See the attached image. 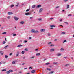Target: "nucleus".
Here are the masks:
<instances>
[{
    "mask_svg": "<svg viewBox=\"0 0 74 74\" xmlns=\"http://www.w3.org/2000/svg\"><path fill=\"white\" fill-rule=\"evenodd\" d=\"M8 15H12L13 13L11 12H9L8 13Z\"/></svg>",
    "mask_w": 74,
    "mask_h": 74,
    "instance_id": "f257e3e1",
    "label": "nucleus"
},
{
    "mask_svg": "<svg viewBox=\"0 0 74 74\" xmlns=\"http://www.w3.org/2000/svg\"><path fill=\"white\" fill-rule=\"evenodd\" d=\"M54 51H55V49H51L50 50V51L51 52H53Z\"/></svg>",
    "mask_w": 74,
    "mask_h": 74,
    "instance_id": "f03ea898",
    "label": "nucleus"
},
{
    "mask_svg": "<svg viewBox=\"0 0 74 74\" xmlns=\"http://www.w3.org/2000/svg\"><path fill=\"white\" fill-rule=\"evenodd\" d=\"M53 64L57 65V64H59L58 63L56 62H53Z\"/></svg>",
    "mask_w": 74,
    "mask_h": 74,
    "instance_id": "7ed1b4c3",
    "label": "nucleus"
},
{
    "mask_svg": "<svg viewBox=\"0 0 74 74\" xmlns=\"http://www.w3.org/2000/svg\"><path fill=\"white\" fill-rule=\"evenodd\" d=\"M14 18L15 19V21H18V19H19V18L16 17H14Z\"/></svg>",
    "mask_w": 74,
    "mask_h": 74,
    "instance_id": "20e7f679",
    "label": "nucleus"
},
{
    "mask_svg": "<svg viewBox=\"0 0 74 74\" xmlns=\"http://www.w3.org/2000/svg\"><path fill=\"white\" fill-rule=\"evenodd\" d=\"M42 8H40L39 10V12L40 13V12H42Z\"/></svg>",
    "mask_w": 74,
    "mask_h": 74,
    "instance_id": "39448f33",
    "label": "nucleus"
},
{
    "mask_svg": "<svg viewBox=\"0 0 74 74\" xmlns=\"http://www.w3.org/2000/svg\"><path fill=\"white\" fill-rule=\"evenodd\" d=\"M41 32H45V29H41L40 30Z\"/></svg>",
    "mask_w": 74,
    "mask_h": 74,
    "instance_id": "423d86ee",
    "label": "nucleus"
},
{
    "mask_svg": "<svg viewBox=\"0 0 74 74\" xmlns=\"http://www.w3.org/2000/svg\"><path fill=\"white\" fill-rule=\"evenodd\" d=\"M39 33V32L38 31H35V32L34 33Z\"/></svg>",
    "mask_w": 74,
    "mask_h": 74,
    "instance_id": "0eeeda50",
    "label": "nucleus"
},
{
    "mask_svg": "<svg viewBox=\"0 0 74 74\" xmlns=\"http://www.w3.org/2000/svg\"><path fill=\"white\" fill-rule=\"evenodd\" d=\"M32 33H34L35 31L34 29H32L31 31Z\"/></svg>",
    "mask_w": 74,
    "mask_h": 74,
    "instance_id": "6e6552de",
    "label": "nucleus"
},
{
    "mask_svg": "<svg viewBox=\"0 0 74 74\" xmlns=\"http://www.w3.org/2000/svg\"><path fill=\"white\" fill-rule=\"evenodd\" d=\"M24 23H25V22L24 21H21L20 22V24H24Z\"/></svg>",
    "mask_w": 74,
    "mask_h": 74,
    "instance_id": "1a4fd4ad",
    "label": "nucleus"
},
{
    "mask_svg": "<svg viewBox=\"0 0 74 74\" xmlns=\"http://www.w3.org/2000/svg\"><path fill=\"white\" fill-rule=\"evenodd\" d=\"M25 15H30V14L29 13H26L25 14Z\"/></svg>",
    "mask_w": 74,
    "mask_h": 74,
    "instance_id": "9d476101",
    "label": "nucleus"
},
{
    "mask_svg": "<svg viewBox=\"0 0 74 74\" xmlns=\"http://www.w3.org/2000/svg\"><path fill=\"white\" fill-rule=\"evenodd\" d=\"M32 73H35V70H33L31 71Z\"/></svg>",
    "mask_w": 74,
    "mask_h": 74,
    "instance_id": "9b49d317",
    "label": "nucleus"
},
{
    "mask_svg": "<svg viewBox=\"0 0 74 74\" xmlns=\"http://www.w3.org/2000/svg\"><path fill=\"white\" fill-rule=\"evenodd\" d=\"M35 7H36V5H34L32 6V8H35Z\"/></svg>",
    "mask_w": 74,
    "mask_h": 74,
    "instance_id": "f8f14e48",
    "label": "nucleus"
},
{
    "mask_svg": "<svg viewBox=\"0 0 74 74\" xmlns=\"http://www.w3.org/2000/svg\"><path fill=\"white\" fill-rule=\"evenodd\" d=\"M41 7V5H38L37 6L38 8H39V7Z\"/></svg>",
    "mask_w": 74,
    "mask_h": 74,
    "instance_id": "ddd939ff",
    "label": "nucleus"
},
{
    "mask_svg": "<svg viewBox=\"0 0 74 74\" xmlns=\"http://www.w3.org/2000/svg\"><path fill=\"white\" fill-rule=\"evenodd\" d=\"M22 45H18L17 47H22Z\"/></svg>",
    "mask_w": 74,
    "mask_h": 74,
    "instance_id": "4468645a",
    "label": "nucleus"
},
{
    "mask_svg": "<svg viewBox=\"0 0 74 74\" xmlns=\"http://www.w3.org/2000/svg\"><path fill=\"white\" fill-rule=\"evenodd\" d=\"M8 47V45H7V46H6L4 47V48H5V49H7V47Z\"/></svg>",
    "mask_w": 74,
    "mask_h": 74,
    "instance_id": "2eb2a0df",
    "label": "nucleus"
},
{
    "mask_svg": "<svg viewBox=\"0 0 74 74\" xmlns=\"http://www.w3.org/2000/svg\"><path fill=\"white\" fill-rule=\"evenodd\" d=\"M21 53L22 54H23L25 53V51H22V52H21Z\"/></svg>",
    "mask_w": 74,
    "mask_h": 74,
    "instance_id": "dca6fc26",
    "label": "nucleus"
},
{
    "mask_svg": "<svg viewBox=\"0 0 74 74\" xmlns=\"http://www.w3.org/2000/svg\"><path fill=\"white\" fill-rule=\"evenodd\" d=\"M54 72L53 71H51V72H50L49 73V74H52V73H53Z\"/></svg>",
    "mask_w": 74,
    "mask_h": 74,
    "instance_id": "f3484780",
    "label": "nucleus"
},
{
    "mask_svg": "<svg viewBox=\"0 0 74 74\" xmlns=\"http://www.w3.org/2000/svg\"><path fill=\"white\" fill-rule=\"evenodd\" d=\"M62 55L61 54L58 53L57 54V56H60Z\"/></svg>",
    "mask_w": 74,
    "mask_h": 74,
    "instance_id": "a211bd4d",
    "label": "nucleus"
},
{
    "mask_svg": "<svg viewBox=\"0 0 74 74\" xmlns=\"http://www.w3.org/2000/svg\"><path fill=\"white\" fill-rule=\"evenodd\" d=\"M7 18L8 19H10V18H11V16H8L7 17Z\"/></svg>",
    "mask_w": 74,
    "mask_h": 74,
    "instance_id": "6ab92c4d",
    "label": "nucleus"
},
{
    "mask_svg": "<svg viewBox=\"0 0 74 74\" xmlns=\"http://www.w3.org/2000/svg\"><path fill=\"white\" fill-rule=\"evenodd\" d=\"M2 34H7V32H3L2 33Z\"/></svg>",
    "mask_w": 74,
    "mask_h": 74,
    "instance_id": "aec40b11",
    "label": "nucleus"
},
{
    "mask_svg": "<svg viewBox=\"0 0 74 74\" xmlns=\"http://www.w3.org/2000/svg\"><path fill=\"white\" fill-rule=\"evenodd\" d=\"M6 43V42L5 41H3V44H5Z\"/></svg>",
    "mask_w": 74,
    "mask_h": 74,
    "instance_id": "412c9836",
    "label": "nucleus"
},
{
    "mask_svg": "<svg viewBox=\"0 0 74 74\" xmlns=\"http://www.w3.org/2000/svg\"><path fill=\"white\" fill-rule=\"evenodd\" d=\"M36 55L37 56H39V55H40V53H38L36 54Z\"/></svg>",
    "mask_w": 74,
    "mask_h": 74,
    "instance_id": "4be33fe9",
    "label": "nucleus"
},
{
    "mask_svg": "<svg viewBox=\"0 0 74 74\" xmlns=\"http://www.w3.org/2000/svg\"><path fill=\"white\" fill-rule=\"evenodd\" d=\"M47 70H49V71H51V70L52 69H51L47 68Z\"/></svg>",
    "mask_w": 74,
    "mask_h": 74,
    "instance_id": "5701e85b",
    "label": "nucleus"
},
{
    "mask_svg": "<svg viewBox=\"0 0 74 74\" xmlns=\"http://www.w3.org/2000/svg\"><path fill=\"white\" fill-rule=\"evenodd\" d=\"M24 50L25 51H28V50H27V48H25Z\"/></svg>",
    "mask_w": 74,
    "mask_h": 74,
    "instance_id": "b1692460",
    "label": "nucleus"
},
{
    "mask_svg": "<svg viewBox=\"0 0 74 74\" xmlns=\"http://www.w3.org/2000/svg\"><path fill=\"white\" fill-rule=\"evenodd\" d=\"M50 64V63H47L45 64V65H48V64Z\"/></svg>",
    "mask_w": 74,
    "mask_h": 74,
    "instance_id": "393cba45",
    "label": "nucleus"
},
{
    "mask_svg": "<svg viewBox=\"0 0 74 74\" xmlns=\"http://www.w3.org/2000/svg\"><path fill=\"white\" fill-rule=\"evenodd\" d=\"M50 27H55V25H52L50 26Z\"/></svg>",
    "mask_w": 74,
    "mask_h": 74,
    "instance_id": "a878e982",
    "label": "nucleus"
},
{
    "mask_svg": "<svg viewBox=\"0 0 74 74\" xmlns=\"http://www.w3.org/2000/svg\"><path fill=\"white\" fill-rule=\"evenodd\" d=\"M9 72H13V71L12 70H9Z\"/></svg>",
    "mask_w": 74,
    "mask_h": 74,
    "instance_id": "bb28decb",
    "label": "nucleus"
},
{
    "mask_svg": "<svg viewBox=\"0 0 74 74\" xmlns=\"http://www.w3.org/2000/svg\"><path fill=\"white\" fill-rule=\"evenodd\" d=\"M69 8V5H67V9H68Z\"/></svg>",
    "mask_w": 74,
    "mask_h": 74,
    "instance_id": "cd10ccee",
    "label": "nucleus"
},
{
    "mask_svg": "<svg viewBox=\"0 0 74 74\" xmlns=\"http://www.w3.org/2000/svg\"><path fill=\"white\" fill-rule=\"evenodd\" d=\"M12 63L13 64H15V61H13L12 62Z\"/></svg>",
    "mask_w": 74,
    "mask_h": 74,
    "instance_id": "c85d7f7f",
    "label": "nucleus"
},
{
    "mask_svg": "<svg viewBox=\"0 0 74 74\" xmlns=\"http://www.w3.org/2000/svg\"><path fill=\"white\" fill-rule=\"evenodd\" d=\"M60 50V51H64V49H63V48H62Z\"/></svg>",
    "mask_w": 74,
    "mask_h": 74,
    "instance_id": "c756f323",
    "label": "nucleus"
},
{
    "mask_svg": "<svg viewBox=\"0 0 74 74\" xmlns=\"http://www.w3.org/2000/svg\"><path fill=\"white\" fill-rule=\"evenodd\" d=\"M2 71H6V69H3L2 70Z\"/></svg>",
    "mask_w": 74,
    "mask_h": 74,
    "instance_id": "7c9ffc66",
    "label": "nucleus"
},
{
    "mask_svg": "<svg viewBox=\"0 0 74 74\" xmlns=\"http://www.w3.org/2000/svg\"><path fill=\"white\" fill-rule=\"evenodd\" d=\"M30 11V9H27L26 10V12H27V11Z\"/></svg>",
    "mask_w": 74,
    "mask_h": 74,
    "instance_id": "2f4dec72",
    "label": "nucleus"
},
{
    "mask_svg": "<svg viewBox=\"0 0 74 74\" xmlns=\"http://www.w3.org/2000/svg\"><path fill=\"white\" fill-rule=\"evenodd\" d=\"M34 56H32V57H31L30 58L31 59H34Z\"/></svg>",
    "mask_w": 74,
    "mask_h": 74,
    "instance_id": "473e14b6",
    "label": "nucleus"
},
{
    "mask_svg": "<svg viewBox=\"0 0 74 74\" xmlns=\"http://www.w3.org/2000/svg\"><path fill=\"white\" fill-rule=\"evenodd\" d=\"M10 71H8L7 72V74H9V73H10Z\"/></svg>",
    "mask_w": 74,
    "mask_h": 74,
    "instance_id": "72a5a7b5",
    "label": "nucleus"
},
{
    "mask_svg": "<svg viewBox=\"0 0 74 74\" xmlns=\"http://www.w3.org/2000/svg\"><path fill=\"white\" fill-rule=\"evenodd\" d=\"M62 34H65V32H63L61 33Z\"/></svg>",
    "mask_w": 74,
    "mask_h": 74,
    "instance_id": "f704fd0d",
    "label": "nucleus"
},
{
    "mask_svg": "<svg viewBox=\"0 0 74 74\" xmlns=\"http://www.w3.org/2000/svg\"><path fill=\"white\" fill-rule=\"evenodd\" d=\"M64 23H66V24H67V25H68V24H69V23H67V22H64Z\"/></svg>",
    "mask_w": 74,
    "mask_h": 74,
    "instance_id": "c9c22d12",
    "label": "nucleus"
},
{
    "mask_svg": "<svg viewBox=\"0 0 74 74\" xmlns=\"http://www.w3.org/2000/svg\"><path fill=\"white\" fill-rule=\"evenodd\" d=\"M69 64H66V65H65V66L66 67H67V66H69Z\"/></svg>",
    "mask_w": 74,
    "mask_h": 74,
    "instance_id": "e433bc0d",
    "label": "nucleus"
},
{
    "mask_svg": "<svg viewBox=\"0 0 74 74\" xmlns=\"http://www.w3.org/2000/svg\"><path fill=\"white\" fill-rule=\"evenodd\" d=\"M5 58H8V56L7 55H5Z\"/></svg>",
    "mask_w": 74,
    "mask_h": 74,
    "instance_id": "4c0bfd02",
    "label": "nucleus"
},
{
    "mask_svg": "<svg viewBox=\"0 0 74 74\" xmlns=\"http://www.w3.org/2000/svg\"><path fill=\"white\" fill-rule=\"evenodd\" d=\"M66 42V40H64L63 42V43H64V42Z\"/></svg>",
    "mask_w": 74,
    "mask_h": 74,
    "instance_id": "58836bf2",
    "label": "nucleus"
},
{
    "mask_svg": "<svg viewBox=\"0 0 74 74\" xmlns=\"http://www.w3.org/2000/svg\"><path fill=\"white\" fill-rule=\"evenodd\" d=\"M38 19V21H41L42 19L40 18V19Z\"/></svg>",
    "mask_w": 74,
    "mask_h": 74,
    "instance_id": "ea45409f",
    "label": "nucleus"
},
{
    "mask_svg": "<svg viewBox=\"0 0 74 74\" xmlns=\"http://www.w3.org/2000/svg\"><path fill=\"white\" fill-rule=\"evenodd\" d=\"M71 14H69L68 15V16H71Z\"/></svg>",
    "mask_w": 74,
    "mask_h": 74,
    "instance_id": "a19ab883",
    "label": "nucleus"
},
{
    "mask_svg": "<svg viewBox=\"0 0 74 74\" xmlns=\"http://www.w3.org/2000/svg\"><path fill=\"white\" fill-rule=\"evenodd\" d=\"M48 36H51V35L50 34L48 33Z\"/></svg>",
    "mask_w": 74,
    "mask_h": 74,
    "instance_id": "79ce46f5",
    "label": "nucleus"
},
{
    "mask_svg": "<svg viewBox=\"0 0 74 74\" xmlns=\"http://www.w3.org/2000/svg\"><path fill=\"white\" fill-rule=\"evenodd\" d=\"M59 8V6L56 7V8Z\"/></svg>",
    "mask_w": 74,
    "mask_h": 74,
    "instance_id": "37998d69",
    "label": "nucleus"
},
{
    "mask_svg": "<svg viewBox=\"0 0 74 74\" xmlns=\"http://www.w3.org/2000/svg\"><path fill=\"white\" fill-rule=\"evenodd\" d=\"M5 41H7V40L6 39V38H5Z\"/></svg>",
    "mask_w": 74,
    "mask_h": 74,
    "instance_id": "c03bdc74",
    "label": "nucleus"
},
{
    "mask_svg": "<svg viewBox=\"0 0 74 74\" xmlns=\"http://www.w3.org/2000/svg\"><path fill=\"white\" fill-rule=\"evenodd\" d=\"M67 1H68V0H64V1L65 2H66Z\"/></svg>",
    "mask_w": 74,
    "mask_h": 74,
    "instance_id": "a18cd8bd",
    "label": "nucleus"
},
{
    "mask_svg": "<svg viewBox=\"0 0 74 74\" xmlns=\"http://www.w3.org/2000/svg\"><path fill=\"white\" fill-rule=\"evenodd\" d=\"M11 7H14V5H11Z\"/></svg>",
    "mask_w": 74,
    "mask_h": 74,
    "instance_id": "49530a36",
    "label": "nucleus"
},
{
    "mask_svg": "<svg viewBox=\"0 0 74 74\" xmlns=\"http://www.w3.org/2000/svg\"><path fill=\"white\" fill-rule=\"evenodd\" d=\"M54 45H52H52H50V46H51V47H52V46H54Z\"/></svg>",
    "mask_w": 74,
    "mask_h": 74,
    "instance_id": "de8ad7c7",
    "label": "nucleus"
},
{
    "mask_svg": "<svg viewBox=\"0 0 74 74\" xmlns=\"http://www.w3.org/2000/svg\"><path fill=\"white\" fill-rule=\"evenodd\" d=\"M24 42H25V43H26V42H27V41H26V40Z\"/></svg>",
    "mask_w": 74,
    "mask_h": 74,
    "instance_id": "09e8293b",
    "label": "nucleus"
},
{
    "mask_svg": "<svg viewBox=\"0 0 74 74\" xmlns=\"http://www.w3.org/2000/svg\"><path fill=\"white\" fill-rule=\"evenodd\" d=\"M17 54H19V52L18 51L17 52Z\"/></svg>",
    "mask_w": 74,
    "mask_h": 74,
    "instance_id": "8fccbe9b",
    "label": "nucleus"
},
{
    "mask_svg": "<svg viewBox=\"0 0 74 74\" xmlns=\"http://www.w3.org/2000/svg\"><path fill=\"white\" fill-rule=\"evenodd\" d=\"M32 18H33V17H30V19H32Z\"/></svg>",
    "mask_w": 74,
    "mask_h": 74,
    "instance_id": "3c124183",
    "label": "nucleus"
},
{
    "mask_svg": "<svg viewBox=\"0 0 74 74\" xmlns=\"http://www.w3.org/2000/svg\"><path fill=\"white\" fill-rule=\"evenodd\" d=\"M16 56H19V54H16Z\"/></svg>",
    "mask_w": 74,
    "mask_h": 74,
    "instance_id": "603ef678",
    "label": "nucleus"
},
{
    "mask_svg": "<svg viewBox=\"0 0 74 74\" xmlns=\"http://www.w3.org/2000/svg\"><path fill=\"white\" fill-rule=\"evenodd\" d=\"M24 64H25V63H23L22 64V65H24Z\"/></svg>",
    "mask_w": 74,
    "mask_h": 74,
    "instance_id": "864d4df0",
    "label": "nucleus"
},
{
    "mask_svg": "<svg viewBox=\"0 0 74 74\" xmlns=\"http://www.w3.org/2000/svg\"><path fill=\"white\" fill-rule=\"evenodd\" d=\"M53 19H54V18H50V19L51 20H52Z\"/></svg>",
    "mask_w": 74,
    "mask_h": 74,
    "instance_id": "5fc2aeb1",
    "label": "nucleus"
},
{
    "mask_svg": "<svg viewBox=\"0 0 74 74\" xmlns=\"http://www.w3.org/2000/svg\"><path fill=\"white\" fill-rule=\"evenodd\" d=\"M51 42H50L48 43V44H51Z\"/></svg>",
    "mask_w": 74,
    "mask_h": 74,
    "instance_id": "6e6d98bb",
    "label": "nucleus"
},
{
    "mask_svg": "<svg viewBox=\"0 0 74 74\" xmlns=\"http://www.w3.org/2000/svg\"><path fill=\"white\" fill-rule=\"evenodd\" d=\"M54 41H57V39H56L54 40Z\"/></svg>",
    "mask_w": 74,
    "mask_h": 74,
    "instance_id": "4d7b16f0",
    "label": "nucleus"
},
{
    "mask_svg": "<svg viewBox=\"0 0 74 74\" xmlns=\"http://www.w3.org/2000/svg\"><path fill=\"white\" fill-rule=\"evenodd\" d=\"M13 36H16V34H14Z\"/></svg>",
    "mask_w": 74,
    "mask_h": 74,
    "instance_id": "13d9d810",
    "label": "nucleus"
},
{
    "mask_svg": "<svg viewBox=\"0 0 74 74\" xmlns=\"http://www.w3.org/2000/svg\"><path fill=\"white\" fill-rule=\"evenodd\" d=\"M64 58H65V59H66V58H67V57H64Z\"/></svg>",
    "mask_w": 74,
    "mask_h": 74,
    "instance_id": "bf43d9fd",
    "label": "nucleus"
},
{
    "mask_svg": "<svg viewBox=\"0 0 74 74\" xmlns=\"http://www.w3.org/2000/svg\"><path fill=\"white\" fill-rule=\"evenodd\" d=\"M19 73H20V74H21V73H22V72L21 71H20L19 72Z\"/></svg>",
    "mask_w": 74,
    "mask_h": 74,
    "instance_id": "052dcab7",
    "label": "nucleus"
},
{
    "mask_svg": "<svg viewBox=\"0 0 74 74\" xmlns=\"http://www.w3.org/2000/svg\"><path fill=\"white\" fill-rule=\"evenodd\" d=\"M11 55H12V53H11L9 55L11 56Z\"/></svg>",
    "mask_w": 74,
    "mask_h": 74,
    "instance_id": "680f3d73",
    "label": "nucleus"
},
{
    "mask_svg": "<svg viewBox=\"0 0 74 74\" xmlns=\"http://www.w3.org/2000/svg\"><path fill=\"white\" fill-rule=\"evenodd\" d=\"M3 54H4V52L2 53L1 54H2V55H3Z\"/></svg>",
    "mask_w": 74,
    "mask_h": 74,
    "instance_id": "e2e57ef3",
    "label": "nucleus"
},
{
    "mask_svg": "<svg viewBox=\"0 0 74 74\" xmlns=\"http://www.w3.org/2000/svg\"><path fill=\"white\" fill-rule=\"evenodd\" d=\"M60 26H62V27H63V26L62 25H60Z\"/></svg>",
    "mask_w": 74,
    "mask_h": 74,
    "instance_id": "0e129e2a",
    "label": "nucleus"
},
{
    "mask_svg": "<svg viewBox=\"0 0 74 74\" xmlns=\"http://www.w3.org/2000/svg\"><path fill=\"white\" fill-rule=\"evenodd\" d=\"M46 60V59H44V61H45V60Z\"/></svg>",
    "mask_w": 74,
    "mask_h": 74,
    "instance_id": "69168bd1",
    "label": "nucleus"
},
{
    "mask_svg": "<svg viewBox=\"0 0 74 74\" xmlns=\"http://www.w3.org/2000/svg\"><path fill=\"white\" fill-rule=\"evenodd\" d=\"M29 39H32V38L30 37L29 38Z\"/></svg>",
    "mask_w": 74,
    "mask_h": 74,
    "instance_id": "338daca9",
    "label": "nucleus"
},
{
    "mask_svg": "<svg viewBox=\"0 0 74 74\" xmlns=\"http://www.w3.org/2000/svg\"><path fill=\"white\" fill-rule=\"evenodd\" d=\"M26 74H30V73H26Z\"/></svg>",
    "mask_w": 74,
    "mask_h": 74,
    "instance_id": "774afa93",
    "label": "nucleus"
}]
</instances>
